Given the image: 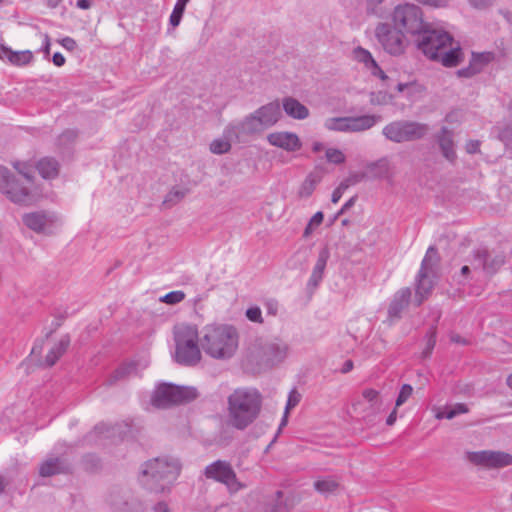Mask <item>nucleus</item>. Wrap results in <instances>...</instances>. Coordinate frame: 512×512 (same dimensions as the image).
I'll list each match as a JSON object with an SVG mask.
<instances>
[{"label": "nucleus", "mask_w": 512, "mask_h": 512, "mask_svg": "<svg viewBox=\"0 0 512 512\" xmlns=\"http://www.w3.org/2000/svg\"><path fill=\"white\" fill-rule=\"evenodd\" d=\"M263 404L261 393L252 387H239L227 398L226 423L243 431L259 417Z\"/></svg>", "instance_id": "1"}, {"label": "nucleus", "mask_w": 512, "mask_h": 512, "mask_svg": "<svg viewBox=\"0 0 512 512\" xmlns=\"http://www.w3.org/2000/svg\"><path fill=\"white\" fill-rule=\"evenodd\" d=\"M12 165L25 182L16 178L7 167L0 166V192L16 204L31 205L35 203L38 200V194L30 188L34 181L33 165L22 161H15Z\"/></svg>", "instance_id": "2"}, {"label": "nucleus", "mask_w": 512, "mask_h": 512, "mask_svg": "<svg viewBox=\"0 0 512 512\" xmlns=\"http://www.w3.org/2000/svg\"><path fill=\"white\" fill-rule=\"evenodd\" d=\"M239 345V333L230 324L207 325L200 336L201 349L209 357L216 360L232 358Z\"/></svg>", "instance_id": "3"}, {"label": "nucleus", "mask_w": 512, "mask_h": 512, "mask_svg": "<svg viewBox=\"0 0 512 512\" xmlns=\"http://www.w3.org/2000/svg\"><path fill=\"white\" fill-rule=\"evenodd\" d=\"M173 339L175 343L173 359L176 363L186 367H193L200 363L202 354L196 325L180 324L175 326Z\"/></svg>", "instance_id": "4"}, {"label": "nucleus", "mask_w": 512, "mask_h": 512, "mask_svg": "<svg viewBox=\"0 0 512 512\" xmlns=\"http://www.w3.org/2000/svg\"><path fill=\"white\" fill-rule=\"evenodd\" d=\"M289 351V345L281 339L260 341L251 350L247 362L255 364L253 372L260 373L282 364L287 359Z\"/></svg>", "instance_id": "5"}, {"label": "nucleus", "mask_w": 512, "mask_h": 512, "mask_svg": "<svg viewBox=\"0 0 512 512\" xmlns=\"http://www.w3.org/2000/svg\"><path fill=\"white\" fill-rule=\"evenodd\" d=\"M440 256L435 246H430L422 259L415 278V294L418 305L428 298L436 284Z\"/></svg>", "instance_id": "6"}, {"label": "nucleus", "mask_w": 512, "mask_h": 512, "mask_svg": "<svg viewBox=\"0 0 512 512\" xmlns=\"http://www.w3.org/2000/svg\"><path fill=\"white\" fill-rule=\"evenodd\" d=\"M415 37L416 47L430 60H438L440 52L454 42L450 33L429 23Z\"/></svg>", "instance_id": "7"}, {"label": "nucleus", "mask_w": 512, "mask_h": 512, "mask_svg": "<svg viewBox=\"0 0 512 512\" xmlns=\"http://www.w3.org/2000/svg\"><path fill=\"white\" fill-rule=\"evenodd\" d=\"M392 22L397 29L414 37L427 24L424 21L422 9L412 3L397 5L392 13Z\"/></svg>", "instance_id": "8"}, {"label": "nucleus", "mask_w": 512, "mask_h": 512, "mask_svg": "<svg viewBox=\"0 0 512 512\" xmlns=\"http://www.w3.org/2000/svg\"><path fill=\"white\" fill-rule=\"evenodd\" d=\"M197 396V390L193 386H157L150 403L157 409H166L172 405L190 402Z\"/></svg>", "instance_id": "9"}, {"label": "nucleus", "mask_w": 512, "mask_h": 512, "mask_svg": "<svg viewBox=\"0 0 512 512\" xmlns=\"http://www.w3.org/2000/svg\"><path fill=\"white\" fill-rule=\"evenodd\" d=\"M427 124L399 120L387 124L383 128V135L390 141L395 143L411 142L422 139L428 132Z\"/></svg>", "instance_id": "10"}, {"label": "nucleus", "mask_w": 512, "mask_h": 512, "mask_svg": "<svg viewBox=\"0 0 512 512\" xmlns=\"http://www.w3.org/2000/svg\"><path fill=\"white\" fill-rule=\"evenodd\" d=\"M179 472L180 465L176 460L156 458L145 464L142 476L150 477L153 482L159 483L160 490L163 491L176 480Z\"/></svg>", "instance_id": "11"}, {"label": "nucleus", "mask_w": 512, "mask_h": 512, "mask_svg": "<svg viewBox=\"0 0 512 512\" xmlns=\"http://www.w3.org/2000/svg\"><path fill=\"white\" fill-rule=\"evenodd\" d=\"M204 474L206 478L224 484L230 493H236L245 488V484L238 480L231 464L225 460H217L209 464Z\"/></svg>", "instance_id": "12"}, {"label": "nucleus", "mask_w": 512, "mask_h": 512, "mask_svg": "<svg viewBox=\"0 0 512 512\" xmlns=\"http://www.w3.org/2000/svg\"><path fill=\"white\" fill-rule=\"evenodd\" d=\"M464 457L470 464L485 469H501L512 465V455L504 451H466Z\"/></svg>", "instance_id": "13"}, {"label": "nucleus", "mask_w": 512, "mask_h": 512, "mask_svg": "<svg viewBox=\"0 0 512 512\" xmlns=\"http://www.w3.org/2000/svg\"><path fill=\"white\" fill-rule=\"evenodd\" d=\"M375 36L383 49L390 55H400L405 51L407 41L404 33L389 23H380L375 29Z\"/></svg>", "instance_id": "14"}, {"label": "nucleus", "mask_w": 512, "mask_h": 512, "mask_svg": "<svg viewBox=\"0 0 512 512\" xmlns=\"http://www.w3.org/2000/svg\"><path fill=\"white\" fill-rule=\"evenodd\" d=\"M109 503L115 512L145 511L143 503L127 490H113L109 496Z\"/></svg>", "instance_id": "15"}, {"label": "nucleus", "mask_w": 512, "mask_h": 512, "mask_svg": "<svg viewBox=\"0 0 512 512\" xmlns=\"http://www.w3.org/2000/svg\"><path fill=\"white\" fill-rule=\"evenodd\" d=\"M363 399L368 403L365 419L371 422L372 417L383 413L392 403V398L382 394L373 388H366L362 391Z\"/></svg>", "instance_id": "16"}, {"label": "nucleus", "mask_w": 512, "mask_h": 512, "mask_svg": "<svg viewBox=\"0 0 512 512\" xmlns=\"http://www.w3.org/2000/svg\"><path fill=\"white\" fill-rule=\"evenodd\" d=\"M257 115L253 112L237 123H230L225 127V134L239 139L241 135H254L264 131Z\"/></svg>", "instance_id": "17"}, {"label": "nucleus", "mask_w": 512, "mask_h": 512, "mask_svg": "<svg viewBox=\"0 0 512 512\" xmlns=\"http://www.w3.org/2000/svg\"><path fill=\"white\" fill-rule=\"evenodd\" d=\"M267 140L272 146L282 148L288 152H295L302 146L299 137L292 132L270 133Z\"/></svg>", "instance_id": "18"}, {"label": "nucleus", "mask_w": 512, "mask_h": 512, "mask_svg": "<svg viewBox=\"0 0 512 512\" xmlns=\"http://www.w3.org/2000/svg\"><path fill=\"white\" fill-rule=\"evenodd\" d=\"M443 157L454 164L457 159L455 151L454 133L447 127H442L435 136Z\"/></svg>", "instance_id": "19"}, {"label": "nucleus", "mask_w": 512, "mask_h": 512, "mask_svg": "<svg viewBox=\"0 0 512 512\" xmlns=\"http://www.w3.org/2000/svg\"><path fill=\"white\" fill-rule=\"evenodd\" d=\"M264 129L274 126L281 118L280 103L272 101L254 111Z\"/></svg>", "instance_id": "20"}, {"label": "nucleus", "mask_w": 512, "mask_h": 512, "mask_svg": "<svg viewBox=\"0 0 512 512\" xmlns=\"http://www.w3.org/2000/svg\"><path fill=\"white\" fill-rule=\"evenodd\" d=\"M70 345L69 335H63L46 354L44 359L37 360V366L42 368H50L66 353Z\"/></svg>", "instance_id": "21"}, {"label": "nucleus", "mask_w": 512, "mask_h": 512, "mask_svg": "<svg viewBox=\"0 0 512 512\" xmlns=\"http://www.w3.org/2000/svg\"><path fill=\"white\" fill-rule=\"evenodd\" d=\"M71 470L70 463L65 457H49L39 468L42 477H51L57 474L68 473Z\"/></svg>", "instance_id": "22"}, {"label": "nucleus", "mask_w": 512, "mask_h": 512, "mask_svg": "<svg viewBox=\"0 0 512 512\" xmlns=\"http://www.w3.org/2000/svg\"><path fill=\"white\" fill-rule=\"evenodd\" d=\"M411 299L410 288H402L397 291L388 308V316L390 319H399L401 313L408 307Z\"/></svg>", "instance_id": "23"}, {"label": "nucleus", "mask_w": 512, "mask_h": 512, "mask_svg": "<svg viewBox=\"0 0 512 512\" xmlns=\"http://www.w3.org/2000/svg\"><path fill=\"white\" fill-rule=\"evenodd\" d=\"M329 257L330 252L327 247H324L319 251L317 261L313 267L311 276L307 283L308 288L315 289L319 286L320 282L323 279L324 271L329 260Z\"/></svg>", "instance_id": "24"}, {"label": "nucleus", "mask_w": 512, "mask_h": 512, "mask_svg": "<svg viewBox=\"0 0 512 512\" xmlns=\"http://www.w3.org/2000/svg\"><path fill=\"white\" fill-rule=\"evenodd\" d=\"M126 432L122 431L121 425H107L104 423L95 426L94 430L88 435L89 441L101 443L104 439L118 435L121 439L125 436Z\"/></svg>", "instance_id": "25"}, {"label": "nucleus", "mask_w": 512, "mask_h": 512, "mask_svg": "<svg viewBox=\"0 0 512 512\" xmlns=\"http://www.w3.org/2000/svg\"><path fill=\"white\" fill-rule=\"evenodd\" d=\"M353 55L354 59L360 63H363L365 67L370 70L372 75L380 77L383 80L387 78L384 71L379 67L368 50L359 46L354 49Z\"/></svg>", "instance_id": "26"}, {"label": "nucleus", "mask_w": 512, "mask_h": 512, "mask_svg": "<svg viewBox=\"0 0 512 512\" xmlns=\"http://www.w3.org/2000/svg\"><path fill=\"white\" fill-rule=\"evenodd\" d=\"M464 59V53L459 45L453 47V42L440 52L439 61L445 67H455Z\"/></svg>", "instance_id": "27"}, {"label": "nucleus", "mask_w": 512, "mask_h": 512, "mask_svg": "<svg viewBox=\"0 0 512 512\" xmlns=\"http://www.w3.org/2000/svg\"><path fill=\"white\" fill-rule=\"evenodd\" d=\"M23 223L34 232H42L51 223L50 217L43 211L26 213L22 217Z\"/></svg>", "instance_id": "28"}, {"label": "nucleus", "mask_w": 512, "mask_h": 512, "mask_svg": "<svg viewBox=\"0 0 512 512\" xmlns=\"http://www.w3.org/2000/svg\"><path fill=\"white\" fill-rule=\"evenodd\" d=\"M282 104L285 113L294 119L303 120L309 116L308 108L293 97L284 98Z\"/></svg>", "instance_id": "29"}, {"label": "nucleus", "mask_w": 512, "mask_h": 512, "mask_svg": "<svg viewBox=\"0 0 512 512\" xmlns=\"http://www.w3.org/2000/svg\"><path fill=\"white\" fill-rule=\"evenodd\" d=\"M35 167L44 179H54L59 174L60 164L53 157H43Z\"/></svg>", "instance_id": "30"}, {"label": "nucleus", "mask_w": 512, "mask_h": 512, "mask_svg": "<svg viewBox=\"0 0 512 512\" xmlns=\"http://www.w3.org/2000/svg\"><path fill=\"white\" fill-rule=\"evenodd\" d=\"M380 117L375 115H362L357 117H348V132H362L372 128Z\"/></svg>", "instance_id": "31"}, {"label": "nucleus", "mask_w": 512, "mask_h": 512, "mask_svg": "<svg viewBox=\"0 0 512 512\" xmlns=\"http://www.w3.org/2000/svg\"><path fill=\"white\" fill-rule=\"evenodd\" d=\"M313 487L318 493L329 496L338 491L340 483L335 477L327 476L316 479Z\"/></svg>", "instance_id": "32"}, {"label": "nucleus", "mask_w": 512, "mask_h": 512, "mask_svg": "<svg viewBox=\"0 0 512 512\" xmlns=\"http://www.w3.org/2000/svg\"><path fill=\"white\" fill-rule=\"evenodd\" d=\"M301 398H302L301 393H299L295 388L290 391V393L288 395L284 415L281 419L276 437L281 433V430L287 425L288 415L290 413V410L299 404V402L301 401Z\"/></svg>", "instance_id": "33"}, {"label": "nucleus", "mask_w": 512, "mask_h": 512, "mask_svg": "<svg viewBox=\"0 0 512 512\" xmlns=\"http://www.w3.org/2000/svg\"><path fill=\"white\" fill-rule=\"evenodd\" d=\"M366 170V174H369L372 178L386 177L389 172V162L386 158L379 159L375 162L369 163Z\"/></svg>", "instance_id": "34"}, {"label": "nucleus", "mask_w": 512, "mask_h": 512, "mask_svg": "<svg viewBox=\"0 0 512 512\" xmlns=\"http://www.w3.org/2000/svg\"><path fill=\"white\" fill-rule=\"evenodd\" d=\"M505 263V257L502 254L492 255L486 249L485 257V273L488 275L495 274Z\"/></svg>", "instance_id": "35"}, {"label": "nucleus", "mask_w": 512, "mask_h": 512, "mask_svg": "<svg viewBox=\"0 0 512 512\" xmlns=\"http://www.w3.org/2000/svg\"><path fill=\"white\" fill-rule=\"evenodd\" d=\"M235 136H228L225 134V130L223 131V137L214 139L210 144V151L213 154L222 155L228 153L231 150V140L234 139Z\"/></svg>", "instance_id": "36"}, {"label": "nucleus", "mask_w": 512, "mask_h": 512, "mask_svg": "<svg viewBox=\"0 0 512 512\" xmlns=\"http://www.w3.org/2000/svg\"><path fill=\"white\" fill-rule=\"evenodd\" d=\"M78 137V132L74 129H66L63 131L56 140V146L61 151L64 152L75 143Z\"/></svg>", "instance_id": "37"}, {"label": "nucleus", "mask_w": 512, "mask_h": 512, "mask_svg": "<svg viewBox=\"0 0 512 512\" xmlns=\"http://www.w3.org/2000/svg\"><path fill=\"white\" fill-rule=\"evenodd\" d=\"M495 59L493 52H472L470 63L477 69L478 73L482 72L483 69Z\"/></svg>", "instance_id": "38"}, {"label": "nucleus", "mask_w": 512, "mask_h": 512, "mask_svg": "<svg viewBox=\"0 0 512 512\" xmlns=\"http://www.w3.org/2000/svg\"><path fill=\"white\" fill-rule=\"evenodd\" d=\"M137 373V365L133 362L130 363H124L120 365L114 372H113V381H126L129 379L131 375H134Z\"/></svg>", "instance_id": "39"}, {"label": "nucleus", "mask_w": 512, "mask_h": 512, "mask_svg": "<svg viewBox=\"0 0 512 512\" xmlns=\"http://www.w3.org/2000/svg\"><path fill=\"white\" fill-rule=\"evenodd\" d=\"M188 189H178V188H172L167 195L165 196L163 200V205L170 208L180 201H182L185 196L188 194Z\"/></svg>", "instance_id": "40"}, {"label": "nucleus", "mask_w": 512, "mask_h": 512, "mask_svg": "<svg viewBox=\"0 0 512 512\" xmlns=\"http://www.w3.org/2000/svg\"><path fill=\"white\" fill-rule=\"evenodd\" d=\"M468 411H469V409H468L467 405H465L463 403H457L454 406L447 408L446 411H438L435 414V417L437 419H443V418L453 419L457 415L467 413Z\"/></svg>", "instance_id": "41"}, {"label": "nucleus", "mask_w": 512, "mask_h": 512, "mask_svg": "<svg viewBox=\"0 0 512 512\" xmlns=\"http://www.w3.org/2000/svg\"><path fill=\"white\" fill-rule=\"evenodd\" d=\"M468 411H469V409H468L467 405H465L463 403H457L454 406L447 408L446 411H438L435 414V417L437 419H443V418L453 419L457 415L467 413Z\"/></svg>", "instance_id": "42"}, {"label": "nucleus", "mask_w": 512, "mask_h": 512, "mask_svg": "<svg viewBox=\"0 0 512 512\" xmlns=\"http://www.w3.org/2000/svg\"><path fill=\"white\" fill-rule=\"evenodd\" d=\"M324 126L330 131L348 132V117L328 118Z\"/></svg>", "instance_id": "43"}, {"label": "nucleus", "mask_w": 512, "mask_h": 512, "mask_svg": "<svg viewBox=\"0 0 512 512\" xmlns=\"http://www.w3.org/2000/svg\"><path fill=\"white\" fill-rule=\"evenodd\" d=\"M318 182L319 179L316 176L309 174L300 187L299 195L301 197L311 196Z\"/></svg>", "instance_id": "44"}, {"label": "nucleus", "mask_w": 512, "mask_h": 512, "mask_svg": "<svg viewBox=\"0 0 512 512\" xmlns=\"http://www.w3.org/2000/svg\"><path fill=\"white\" fill-rule=\"evenodd\" d=\"M33 59V54L29 50L25 51H12L10 63L14 65H26L30 63Z\"/></svg>", "instance_id": "45"}, {"label": "nucleus", "mask_w": 512, "mask_h": 512, "mask_svg": "<svg viewBox=\"0 0 512 512\" xmlns=\"http://www.w3.org/2000/svg\"><path fill=\"white\" fill-rule=\"evenodd\" d=\"M436 336L437 331L436 327L432 326L426 334V347L422 352V357L427 358L431 355L435 345H436Z\"/></svg>", "instance_id": "46"}, {"label": "nucleus", "mask_w": 512, "mask_h": 512, "mask_svg": "<svg viewBox=\"0 0 512 512\" xmlns=\"http://www.w3.org/2000/svg\"><path fill=\"white\" fill-rule=\"evenodd\" d=\"M485 257H486V249H477L473 251L472 254V267L474 270L482 269L485 272Z\"/></svg>", "instance_id": "47"}, {"label": "nucleus", "mask_w": 512, "mask_h": 512, "mask_svg": "<svg viewBox=\"0 0 512 512\" xmlns=\"http://www.w3.org/2000/svg\"><path fill=\"white\" fill-rule=\"evenodd\" d=\"M185 299V293L183 291H171L160 298V301L169 305H175Z\"/></svg>", "instance_id": "48"}, {"label": "nucleus", "mask_w": 512, "mask_h": 512, "mask_svg": "<svg viewBox=\"0 0 512 512\" xmlns=\"http://www.w3.org/2000/svg\"><path fill=\"white\" fill-rule=\"evenodd\" d=\"M326 159L333 164H342L345 162V155L343 152L336 148H329L326 150Z\"/></svg>", "instance_id": "49"}, {"label": "nucleus", "mask_w": 512, "mask_h": 512, "mask_svg": "<svg viewBox=\"0 0 512 512\" xmlns=\"http://www.w3.org/2000/svg\"><path fill=\"white\" fill-rule=\"evenodd\" d=\"M323 219L324 214L321 211L316 212L308 222L304 230L303 236L308 237L312 233L313 229L323 222Z\"/></svg>", "instance_id": "50"}, {"label": "nucleus", "mask_w": 512, "mask_h": 512, "mask_svg": "<svg viewBox=\"0 0 512 512\" xmlns=\"http://www.w3.org/2000/svg\"><path fill=\"white\" fill-rule=\"evenodd\" d=\"M412 391H413L412 386H402V388L398 394V397L395 401V407L398 408L401 405H403L408 400V398L412 395Z\"/></svg>", "instance_id": "51"}, {"label": "nucleus", "mask_w": 512, "mask_h": 512, "mask_svg": "<svg viewBox=\"0 0 512 512\" xmlns=\"http://www.w3.org/2000/svg\"><path fill=\"white\" fill-rule=\"evenodd\" d=\"M246 317L255 323H263L262 312L261 309L257 306L250 307L246 310Z\"/></svg>", "instance_id": "52"}, {"label": "nucleus", "mask_w": 512, "mask_h": 512, "mask_svg": "<svg viewBox=\"0 0 512 512\" xmlns=\"http://www.w3.org/2000/svg\"><path fill=\"white\" fill-rule=\"evenodd\" d=\"M479 74L477 69L469 62L467 67L461 68L456 71V75L459 78H472L473 76Z\"/></svg>", "instance_id": "53"}, {"label": "nucleus", "mask_w": 512, "mask_h": 512, "mask_svg": "<svg viewBox=\"0 0 512 512\" xmlns=\"http://www.w3.org/2000/svg\"><path fill=\"white\" fill-rule=\"evenodd\" d=\"M498 137L506 145L512 144V124H508L503 129H501Z\"/></svg>", "instance_id": "54"}, {"label": "nucleus", "mask_w": 512, "mask_h": 512, "mask_svg": "<svg viewBox=\"0 0 512 512\" xmlns=\"http://www.w3.org/2000/svg\"><path fill=\"white\" fill-rule=\"evenodd\" d=\"M417 2L433 8H443L448 5V0H416Z\"/></svg>", "instance_id": "55"}, {"label": "nucleus", "mask_w": 512, "mask_h": 512, "mask_svg": "<svg viewBox=\"0 0 512 512\" xmlns=\"http://www.w3.org/2000/svg\"><path fill=\"white\" fill-rule=\"evenodd\" d=\"M276 495H277V503L271 507L269 512H287L288 511L287 506L285 504H283L282 502H279V500L283 496L282 491H277Z\"/></svg>", "instance_id": "56"}, {"label": "nucleus", "mask_w": 512, "mask_h": 512, "mask_svg": "<svg viewBox=\"0 0 512 512\" xmlns=\"http://www.w3.org/2000/svg\"><path fill=\"white\" fill-rule=\"evenodd\" d=\"M465 150L468 154H475L480 151L479 140H469L465 145Z\"/></svg>", "instance_id": "57"}, {"label": "nucleus", "mask_w": 512, "mask_h": 512, "mask_svg": "<svg viewBox=\"0 0 512 512\" xmlns=\"http://www.w3.org/2000/svg\"><path fill=\"white\" fill-rule=\"evenodd\" d=\"M471 268L468 265H464L460 270V275L457 279L459 284H465V282L470 278Z\"/></svg>", "instance_id": "58"}, {"label": "nucleus", "mask_w": 512, "mask_h": 512, "mask_svg": "<svg viewBox=\"0 0 512 512\" xmlns=\"http://www.w3.org/2000/svg\"><path fill=\"white\" fill-rule=\"evenodd\" d=\"M61 45L69 51H73L77 47L76 41L71 37H65L60 41Z\"/></svg>", "instance_id": "59"}, {"label": "nucleus", "mask_w": 512, "mask_h": 512, "mask_svg": "<svg viewBox=\"0 0 512 512\" xmlns=\"http://www.w3.org/2000/svg\"><path fill=\"white\" fill-rule=\"evenodd\" d=\"M36 354H37V346H34V347L32 348V351H31L30 356L28 357V359H27L26 361H24V362L20 365V368H25V370H26L27 372H29V371H28L29 366H30V364H31V363H33V362L35 361Z\"/></svg>", "instance_id": "60"}, {"label": "nucleus", "mask_w": 512, "mask_h": 512, "mask_svg": "<svg viewBox=\"0 0 512 512\" xmlns=\"http://www.w3.org/2000/svg\"><path fill=\"white\" fill-rule=\"evenodd\" d=\"M384 0H366L367 4V11L372 14L377 13L378 6L383 2Z\"/></svg>", "instance_id": "61"}, {"label": "nucleus", "mask_w": 512, "mask_h": 512, "mask_svg": "<svg viewBox=\"0 0 512 512\" xmlns=\"http://www.w3.org/2000/svg\"><path fill=\"white\" fill-rule=\"evenodd\" d=\"M187 3H188V1H186V0H177L176 4L174 6L173 12L179 13L183 16Z\"/></svg>", "instance_id": "62"}, {"label": "nucleus", "mask_w": 512, "mask_h": 512, "mask_svg": "<svg viewBox=\"0 0 512 512\" xmlns=\"http://www.w3.org/2000/svg\"><path fill=\"white\" fill-rule=\"evenodd\" d=\"M181 19H182V15L179 14V13H175L172 11L171 15H170V18H169V23L172 27H177L180 22H181Z\"/></svg>", "instance_id": "63"}, {"label": "nucleus", "mask_w": 512, "mask_h": 512, "mask_svg": "<svg viewBox=\"0 0 512 512\" xmlns=\"http://www.w3.org/2000/svg\"><path fill=\"white\" fill-rule=\"evenodd\" d=\"M52 61L54 65L61 67L65 64V57L60 52H56L52 57Z\"/></svg>", "instance_id": "64"}]
</instances>
